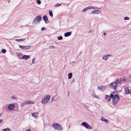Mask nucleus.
Returning a JSON list of instances; mask_svg holds the SVG:
<instances>
[{
	"instance_id": "c9c22d12",
	"label": "nucleus",
	"mask_w": 131,
	"mask_h": 131,
	"mask_svg": "<svg viewBox=\"0 0 131 131\" xmlns=\"http://www.w3.org/2000/svg\"><path fill=\"white\" fill-rule=\"evenodd\" d=\"M41 30L42 31L43 30H45V28L44 27H42L41 28Z\"/></svg>"
},
{
	"instance_id": "473e14b6",
	"label": "nucleus",
	"mask_w": 131,
	"mask_h": 131,
	"mask_svg": "<svg viewBox=\"0 0 131 131\" xmlns=\"http://www.w3.org/2000/svg\"><path fill=\"white\" fill-rule=\"evenodd\" d=\"M61 5V4H58L55 5V6L57 7H58L59 6H60Z\"/></svg>"
},
{
	"instance_id": "ea45409f",
	"label": "nucleus",
	"mask_w": 131,
	"mask_h": 131,
	"mask_svg": "<svg viewBox=\"0 0 131 131\" xmlns=\"http://www.w3.org/2000/svg\"><path fill=\"white\" fill-rule=\"evenodd\" d=\"M26 131H31L30 129H29L27 130Z\"/></svg>"
},
{
	"instance_id": "a878e982",
	"label": "nucleus",
	"mask_w": 131,
	"mask_h": 131,
	"mask_svg": "<svg viewBox=\"0 0 131 131\" xmlns=\"http://www.w3.org/2000/svg\"><path fill=\"white\" fill-rule=\"evenodd\" d=\"M1 52L2 53H5L6 52V50L4 49H2L1 50Z\"/></svg>"
},
{
	"instance_id": "423d86ee",
	"label": "nucleus",
	"mask_w": 131,
	"mask_h": 131,
	"mask_svg": "<svg viewBox=\"0 0 131 131\" xmlns=\"http://www.w3.org/2000/svg\"><path fill=\"white\" fill-rule=\"evenodd\" d=\"M19 46L20 48L24 50H28L31 47V46L30 45L28 46H22L19 45Z\"/></svg>"
},
{
	"instance_id": "9b49d317",
	"label": "nucleus",
	"mask_w": 131,
	"mask_h": 131,
	"mask_svg": "<svg viewBox=\"0 0 131 131\" xmlns=\"http://www.w3.org/2000/svg\"><path fill=\"white\" fill-rule=\"evenodd\" d=\"M124 90L125 93L126 94H128L130 93V90H129L128 88L127 87H125V88Z\"/></svg>"
},
{
	"instance_id": "a211bd4d",
	"label": "nucleus",
	"mask_w": 131,
	"mask_h": 131,
	"mask_svg": "<svg viewBox=\"0 0 131 131\" xmlns=\"http://www.w3.org/2000/svg\"><path fill=\"white\" fill-rule=\"evenodd\" d=\"M25 40V39H15V40L16 41H23Z\"/></svg>"
},
{
	"instance_id": "4468645a",
	"label": "nucleus",
	"mask_w": 131,
	"mask_h": 131,
	"mask_svg": "<svg viewBox=\"0 0 131 131\" xmlns=\"http://www.w3.org/2000/svg\"><path fill=\"white\" fill-rule=\"evenodd\" d=\"M34 102L30 101H26V104H27V105H29L30 104H34Z\"/></svg>"
},
{
	"instance_id": "c03bdc74",
	"label": "nucleus",
	"mask_w": 131,
	"mask_h": 131,
	"mask_svg": "<svg viewBox=\"0 0 131 131\" xmlns=\"http://www.w3.org/2000/svg\"><path fill=\"white\" fill-rule=\"evenodd\" d=\"M130 79H131V76L130 77Z\"/></svg>"
},
{
	"instance_id": "f3484780",
	"label": "nucleus",
	"mask_w": 131,
	"mask_h": 131,
	"mask_svg": "<svg viewBox=\"0 0 131 131\" xmlns=\"http://www.w3.org/2000/svg\"><path fill=\"white\" fill-rule=\"evenodd\" d=\"M101 120L102 121H104L106 123H107L108 122V120L107 119H106L103 117L102 118Z\"/></svg>"
},
{
	"instance_id": "4be33fe9",
	"label": "nucleus",
	"mask_w": 131,
	"mask_h": 131,
	"mask_svg": "<svg viewBox=\"0 0 131 131\" xmlns=\"http://www.w3.org/2000/svg\"><path fill=\"white\" fill-rule=\"evenodd\" d=\"M49 14L52 17L53 16L52 12L51 10H49Z\"/></svg>"
},
{
	"instance_id": "6e6552de",
	"label": "nucleus",
	"mask_w": 131,
	"mask_h": 131,
	"mask_svg": "<svg viewBox=\"0 0 131 131\" xmlns=\"http://www.w3.org/2000/svg\"><path fill=\"white\" fill-rule=\"evenodd\" d=\"M106 86H98L97 87V89L98 90H100L104 91L105 90L106 88Z\"/></svg>"
},
{
	"instance_id": "4c0bfd02",
	"label": "nucleus",
	"mask_w": 131,
	"mask_h": 131,
	"mask_svg": "<svg viewBox=\"0 0 131 131\" xmlns=\"http://www.w3.org/2000/svg\"><path fill=\"white\" fill-rule=\"evenodd\" d=\"M32 115H34L35 114H38V113L37 112L35 113H31Z\"/></svg>"
},
{
	"instance_id": "72a5a7b5",
	"label": "nucleus",
	"mask_w": 131,
	"mask_h": 131,
	"mask_svg": "<svg viewBox=\"0 0 131 131\" xmlns=\"http://www.w3.org/2000/svg\"><path fill=\"white\" fill-rule=\"evenodd\" d=\"M49 48L51 49H53L54 48V47L53 46H50Z\"/></svg>"
},
{
	"instance_id": "aec40b11",
	"label": "nucleus",
	"mask_w": 131,
	"mask_h": 131,
	"mask_svg": "<svg viewBox=\"0 0 131 131\" xmlns=\"http://www.w3.org/2000/svg\"><path fill=\"white\" fill-rule=\"evenodd\" d=\"M120 81H124L125 82L126 81V79L122 78H121L120 79Z\"/></svg>"
},
{
	"instance_id": "e433bc0d",
	"label": "nucleus",
	"mask_w": 131,
	"mask_h": 131,
	"mask_svg": "<svg viewBox=\"0 0 131 131\" xmlns=\"http://www.w3.org/2000/svg\"><path fill=\"white\" fill-rule=\"evenodd\" d=\"M87 7L88 10L89 9H91V6L88 7Z\"/></svg>"
},
{
	"instance_id": "9d476101",
	"label": "nucleus",
	"mask_w": 131,
	"mask_h": 131,
	"mask_svg": "<svg viewBox=\"0 0 131 131\" xmlns=\"http://www.w3.org/2000/svg\"><path fill=\"white\" fill-rule=\"evenodd\" d=\"M43 19L46 23H48V20L47 17L46 15H45L43 16Z\"/></svg>"
},
{
	"instance_id": "79ce46f5",
	"label": "nucleus",
	"mask_w": 131,
	"mask_h": 131,
	"mask_svg": "<svg viewBox=\"0 0 131 131\" xmlns=\"http://www.w3.org/2000/svg\"><path fill=\"white\" fill-rule=\"evenodd\" d=\"M130 94H131V89L130 90Z\"/></svg>"
},
{
	"instance_id": "c756f323",
	"label": "nucleus",
	"mask_w": 131,
	"mask_h": 131,
	"mask_svg": "<svg viewBox=\"0 0 131 131\" xmlns=\"http://www.w3.org/2000/svg\"><path fill=\"white\" fill-rule=\"evenodd\" d=\"M27 105V104H26V102L24 103H22L21 104V106H24V105Z\"/></svg>"
},
{
	"instance_id": "cd10ccee",
	"label": "nucleus",
	"mask_w": 131,
	"mask_h": 131,
	"mask_svg": "<svg viewBox=\"0 0 131 131\" xmlns=\"http://www.w3.org/2000/svg\"><path fill=\"white\" fill-rule=\"evenodd\" d=\"M88 10V9L87 8V7H86L84 8L83 10V12H85L86 10Z\"/></svg>"
},
{
	"instance_id": "ddd939ff",
	"label": "nucleus",
	"mask_w": 131,
	"mask_h": 131,
	"mask_svg": "<svg viewBox=\"0 0 131 131\" xmlns=\"http://www.w3.org/2000/svg\"><path fill=\"white\" fill-rule=\"evenodd\" d=\"M71 32H68L65 33L64 34L65 36L66 37L70 36L71 34Z\"/></svg>"
},
{
	"instance_id": "f03ea898",
	"label": "nucleus",
	"mask_w": 131,
	"mask_h": 131,
	"mask_svg": "<svg viewBox=\"0 0 131 131\" xmlns=\"http://www.w3.org/2000/svg\"><path fill=\"white\" fill-rule=\"evenodd\" d=\"M50 96L49 95H45L43 97L41 102L42 104H46L47 103L50 99Z\"/></svg>"
},
{
	"instance_id": "37998d69",
	"label": "nucleus",
	"mask_w": 131,
	"mask_h": 131,
	"mask_svg": "<svg viewBox=\"0 0 131 131\" xmlns=\"http://www.w3.org/2000/svg\"><path fill=\"white\" fill-rule=\"evenodd\" d=\"M106 33H105V32H104V36L105 35H106Z\"/></svg>"
},
{
	"instance_id": "5701e85b",
	"label": "nucleus",
	"mask_w": 131,
	"mask_h": 131,
	"mask_svg": "<svg viewBox=\"0 0 131 131\" xmlns=\"http://www.w3.org/2000/svg\"><path fill=\"white\" fill-rule=\"evenodd\" d=\"M108 56H111V55H105V56H104V57L103 58V59H104V60H106L107 59V57Z\"/></svg>"
},
{
	"instance_id": "a19ab883",
	"label": "nucleus",
	"mask_w": 131,
	"mask_h": 131,
	"mask_svg": "<svg viewBox=\"0 0 131 131\" xmlns=\"http://www.w3.org/2000/svg\"><path fill=\"white\" fill-rule=\"evenodd\" d=\"M2 120L1 119H0V123H1L2 122Z\"/></svg>"
},
{
	"instance_id": "f257e3e1",
	"label": "nucleus",
	"mask_w": 131,
	"mask_h": 131,
	"mask_svg": "<svg viewBox=\"0 0 131 131\" xmlns=\"http://www.w3.org/2000/svg\"><path fill=\"white\" fill-rule=\"evenodd\" d=\"M110 97L112 99V103L113 105H115L119 99V97L118 95L117 94H115L114 96L113 94H111L110 95Z\"/></svg>"
},
{
	"instance_id": "412c9836",
	"label": "nucleus",
	"mask_w": 131,
	"mask_h": 131,
	"mask_svg": "<svg viewBox=\"0 0 131 131\" xmlns=\"http://www.w3.org/2000/svg\"><path fill=\"white\" fill-rule=\"evenodd\" d=\"M3 130V131H11L10 129L9 128L4 129Z\"/></svg>"
},
{
	"instance_id": "f704fd0d",
	"label": "nucleus",
	"mask_w": 131,
	"mask_h": 131,
	"mask_svg": "<svg viewBox=\"0 0 131 131\" xmlns=\"http://www.w3.org/2000/svg\"><path fill=\"white\" fill-rule=\"evenodd\" d=\"M35 59H34V58H33L32 60V63H34L35 62Z\"/></svg>"
},
{
	"instance_id": "7c9ffc66",
	"label": "nucleus",
	"mask_w": 131,
	"mask_h": 131,
	"mask_svg": "<svg viewBox=\"0 0 131 131\" xmlns=\"http://www.w3.org/2000/svg\"><path fill=\"white\" fill-rule=\"evenodd\" d=\"M124 19L125 20H129V18L128 17H125L124 18Z\"/></svg>"
},
{
	"instance_id": "b1692460",
	"label": "nucleus",
	"mask_w": 131,
	"mask_h": 131,
	"mask_svg": "<svg viewBox=\"0 0 131 131\" xmlns=\"http://www.w3.org/2000/svg\"><path fill=\"white\" fill-rule=\"evenodd\" d=\"M120 82V80H119L118 79H117L116 80V81L115 82V83H116V84H118V83H119Z\"/></svg>"
},
{
	"instance_id": "c85d7f7f",
	"label": "nucleus",
	"mask_w": 131,
	"mask_h": 131,
	"mask_svg": "<svg viewBox=\"0 0 131 131\" xmlns=\"http://www.w3.org/2000/svg\"><path fill=\"white\" fill-rule=\"evenodd\" d=\"M37 2L38 4H41V1L39 0H37Z\"/></svg>"
},
{
	"instance_id": "58836bf2",
	"label": "nucleus",
	"mask_w": 131,
	"mask_h": 131,
	"mask_svg": "<svg viewBox=\"0 0 131 131\" xmlns=\"http://www.w3.org/2000/svg\"><path fill=\"white\" fill-rule=\"evenodd\" d=\"M36 115H32V116H34V117H37V115H36V116H35Z\"/></svg>"
},
{
	"instance_id": "39448f33",
	"label": "nucleus",
	"mask_w": 131,
	"mask_h": 131,
	"mask_svg": "<svg viewBox=\"0 0 131 131\" xmlns=\"http://www.w3.org/2000/svg\"><path fill=\"white\" fill-rule=\"evenodd\" d=\"M82 125L84 126L86 128H89L91 129L92 128V127L87 123L85 122H83L82 123Z\"/></svg>"
},
{
	"instance_id": "7ed1b4c3",
	"label": "nucleus",
	"mask_w": 131,
	"mask_h": 131,
	"mask_svg": "<svg viewBox=\"0 0 131 131\" xmlns=\"http://www.w3.org/2000/svg\"><path fill=\"white\" fill-rule=\"evenodd\" d=\"M52 126L55 129L59 130H61L62 129V126L58 123H54L52 125Z\"/></svg>"
},
{
	"instance_id": "6ab92c4d",
	"label": "nucleus",
	"mask_w": 131,
	"mask_h": 131,
	"mask_svg": "<svg viewBox=\"0 0 131 131\" xmlns=\"http://www.w3.org/2000/svg\"><path fill=\"white\" fill-rule=\"evenodd\" d=\"M72 73H70L68 74V79H70L72 77Z\"/></svg>"
},
{
	"instance_id": "f8f14e48",
	"label": "nucleus",
	"mask_w": 131,
	"mask_h": 131,
	"mask_svg": "<svg viewBox=\"0 0 131 131\" xmlns=\"http://www.w3.org/2000/svg\"><path fill=\"white\" fill-rule=\"evenodd\" d=\"M30 56L29 55H24L23 56L22 59H24L27 60L29 58Z\"/></svg>"
},
{
	"instance_id": "1a4fd4ad",
	"label": "nucleus",
	"mask_w": 131,
	"mask_h": 131,
	"mask_svg": "<svg viewBox=\"0 0 131 131\" xmlns=\"http://www.w3.org/2000/svg\"><path fill=\"white\" fill-rule=\"evenodd\" d=\"M15 107L14 104H10L8 106V108L10 110H13Z\"/></svg>"
},
{
	"instance_id": "0eeeda50",
	"label": "nucleus",
	"mask_w": 131,
	"mask_h": 131,
	"mask_svg": "<svg viewBox=\"0 0 131 131\" xmlns=\"http://www.w3.org/2000/svg\"><path fill=\"white\" fill-rule=\"evenodd\" d=\"M117 86V84H116L115 82L111 83L110 85V87L114 89H115Z\"/></svg>"
},
{
	"instance_id": "20e7f679",
	"label": "nucleus",
	"mask_w": 131,
	"mask_h": 131,
	"mask_svg": "<svg viewBox=\"0 0 131 131\" xmlns=\"http://www.w3.org/2000/svg\"><path fill=\"white\" fill-rule=\"evenodd\" d=\"M41 19V17L40 16H38L36 17L34 19L33 23L35 24L36 23H39Z\"/></svg>"
},
{
	"instance_id": "393cba45",
	"label": "nucleus",
	"mask_w": 131,
	"mask_h": 131,
	"mask_svg": "<svg viewBox=\"0 0 131 131\" xmlns=\"http://www.w3.org/2000/svg\"><path fill=\"white\" fill-rule=\"evenodd\" d=\"M93 95L94 96V97L96 98H99V96L96 95L94 93L93 94Z\"/></svg>"
},
{
	"instance_id": "2eb2a0df",
	"label": "nucleus",
	"mask_w": 131,
	"mask_h": 131,
	"mask_svg": "<svg viewBox=\"0 0 131 131\" xmlns=\"http://www.w3.org/2000/svg\"><path fill=\"white\" fill-rule=\"evenodd\" d=\"M110 98L111 97H110V96H109V95H105V98L108 101H109L111 100Z\"/></svg>"
},
{
	"instance_id": "dca6fc26",
	"label": "nucleus",
	"mask_w": 131,
	"mask_h": 131,
	"mask_svg": "<svg viewBox=\"0 0 131 131\" xmlns=\"http://www.w3.org/2000/svg\"><path fill=\"white\" fill-rule=\"evenodd\" d=\"M99 11L97 10H94L92 11L91 13L92 14H98L99 13Z\"/></svg>"
},
{
	"instance_id": "2f4dec72",
	"label": "nucleus",
	"mask_w": 131,
	"mask_h": 131,
	"mask_svg": "<svg viewBox=\"0 0 131 131\" xmlns=\"http://www.w3.org/2000/svg\"><path fill=\"white\" fill-rule=\"evenodd\" d=\"M91 9H97V7H95L91 6Z\"/></svg>"
},
{
	"instance_id": "bb28decb",
	"label": "nucleus",
	"mask_w": 131,
	"mask_h": 131,
	"mask_svg": "<svg viewBox=\"0 0 131 131\" xmlns=\"http://www.w3.org/2000/svg\"><path fill=\"white\" fill-rule=\"evenodd\" d=\"M63 37L61 36H60L58 37V39L59 40H61L62 39Z\"/></svg>"
}]
</instances>
